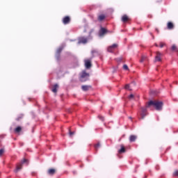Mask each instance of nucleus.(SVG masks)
Returning <instances> with one entry per match:
<instances>
[{"label": "nucleus", "instance_id": "nucleus-1", "mask_svg": "<svg viewBox=\"0 0 178 178\" xmlns=\"http://www.w3.org/2000/svg\"><path fill=\"white\" fill-rule=\"evenodd\" d=\"M150 106H154L156 111H162V106H163V102L159 101H149L146 104L147 108H149Z\"/></svg>", "mask_w": 178, "mask_h": 178}, {"label": "nucleus", "instance_id": "nucleus-2", "mask_svg": "<svg viewBox=\"0 0 178 178\" xmlns=\"http://www.w3.org/2000/svg\"><path fill=\"white\" fill-rule=\"evenodd\" d=\"M24 163H26V165H29V161L26 159H24L23 161L17 165L16 169L15 170V173H17V172H19V170H20L22 168H23Z\"/></svg>", "mask_w": 178, "mask_h": 178}, {"label": "nucleus", "instance_id": "nucleus-3", "mask_svg": "<svg viewBox=\"0 0 178 178\" xmlns=\"http://www.w3.org/2000/svg\"><path fill=\"white\" fill-rule=\"evenodd\" d=\"M147 106H145V107H141L140 108V119H144V118L146 117L147 115H148V113H147Z\"/></svg>", "mask_w": 178, "mask_h": 178}, {"label": "nucleus", "instance_id": "nucleus-4", "mask_svg": "<svg viewBox=\"0 0 178 178\" xmlns=\"http://www.w3.org/2000/svg\"><path fill=\"white\" fill-rule=\"evenodd\" d=\"M88 77H90V74L87 73L86 71L82 72L81 75V81H87V80H88Z\"/></svg>", "mask_w": 178, "mask_h": 178}, {"label": "nucleus", "instance_id": "nucleus-5", "mask_svg": "<svg viewBox=\"0 0 178 178\" xmlns=\"http://www.w3.org/2000/svg\"><path fill=\"white\" fill-rule=\"evenodd\" d=\"M88 42V38L86 37H80L78 39V44H87Z\"/></svg>", "mask_w": 178, "mask_h": 178}, {"label": "nucleus", "instance_id": "nucleus-6", "mask_svg": "<svg viewBox=\"0 0 178 178\" xmlns=\"http://www.w3.org/2000/svg\"><path fill=\"white\" fill-rule=\"evenodd\" d=\"M91 59L92 58H90V59H86L84 60V63H85V67L86 69H90L91 68V66H92V65L91 64Z\"/></svg>", "mask_w": 178, "mask_h": 178}, {"label": "nucleus", "instance_id": "nucleus-7", "mask_svg": "<svg viewBox=\"0 0 178 178\" xmlns=\"http://www.w3.org/2000/svg\"><path fill=\"white\" fill-rule=\"evenodd\" d=\"M72 19L69 17V16H65L62 19V22L66 25V24H69L71 22Z\"/></svg>", "mask_w": 178, "mask_h": 178}, {"label": "nucleus", "instance_id": "nucleus-8", "mask_svg": "<svg viewBox=\"0 0 178 178\" xmlns=\"http://www.w3.org/2000/svg\"><path fill=\"white\" fill-rule=\"evenodd\" d=\"M161 56L162 54H161V52L159 51H156L154 62H161L162 60V59L161 58Z\"/></svg>", "mask_w": 178, "mask_h": 178}, {"label": "nucleus", "instance_id": "nucleus-9", "mask_svg": "<svg viewBox=\"0 0 178 178\" xmlns=\"http://www.w3.org/2000/svg\"><path fill=\"white\" fill-rule=\"evenodd\" d=\"M116 48H118V44H113V45L108 47L107 51L108 52H113Z\"/></svg>", "mask_w": 178, "mask_h": 178}, {"label": "nucleus", "instance_id": "nucleus-10", "mask_svg": "<svg viewBox=\"0 0 178 178\" xmlns=\"http://www.w3.org/2000/svg\"><path fill=\"white\" fill-rule=\"evenodd\" d=\"M106 33H108V30H106V29H105V28L102 27L99 32V35L100 37H103V35H105V34H106Z\"/></svg>", "mask_w": 178, "mask_h": 178}, {"label": "nucleus", "instance_id": "nucleus-11", "mask_svg": "<svg viewBox=\"0 0 178 178\" xmlns=\"http://www.w3.org/2000/svg\"><path fill=\"white\" fill-rule=\"evenodd\" d=\"M121 20L123 23H127V22L130 21V19L129 18V16H127V15H124L122 17Z\"/></svg>", "mask_w": 178, "mask_h": 178}, {"label": "nucleus", "instance_id": "nucleus-12", "mask_svg": "<svg viewBox=\"0 0 178 178\" xmlns=\"http://www.w3.org/2000/svg\"><path fill=\"white\" fill-rule=\"evenodd\" d=\"M167 29L168 30H173L175 29V24H172V22H169L167 23Z\"/></svg>", "mask_w": 178, "mask_h": 178}, {"label": "nucleus", "instance_id": "nucleus-13", "mask_svg": "<svg viewBox=\"0 0 178 178\" xmlns=\"http://www.w3.org/2000/svg\"><path fill=\"white\" fill-rule=\"evenodd\" d=\"M47 173L50 175V176H54V175H55V173H56V170L54 168H49L47 170Z\"/></svg>", "mask_w": 178, "mask_h": 178}, {"label": "nucleus", "instance_id": "nucleus-14", "mask_svg": "<svg viewBox=\"0 0 178 178\" xmlns=\"http://www.w3.org/2000/svg\"><path fill=\"white\" fill-rule=\"evenodd\" d=\"M124 152H126L124 145H120V149L118 150V154H124Z\"/></svg>", "mask_w": 178, "mask_h": 178}, {"label": "nucleus", "instance_id": "nucleus-15", "mask_svg": "<svg viewBox=\"0 0 178 178\" xmlns=\"http://www.w3.org/2000/svg\"><path fill=\"white\" fill-rule=\"evenodd\" d=\"M58 88H59V86L58 84L54 85V86L51 89L52 92H54L55 94H56L58 92Z\"/></svg>", "mask_w": 178, "mask_h": 178}, {"label": "nucleus", "instance_id": "nucleus-16", "mask_svg": "<svg viewBox=\"0 0 178 178\" xmlns=\"http://www.w3.org/2000/svg\"><path fill=\"white\" fill-rule=\"evenodd\" d=\"M91 88V86L84 85L81 86L83 91H88Z\"/></svg>", "mask_w": 178, "mask_h": 178}, {"label": "nucleus", "instance_id": "nucleus-17", "mask_svg": "<svg viewBox=\"0 0 178 178\" xmlns=\"http://www.w3.org/2000/svg\"><path fill=\"white\" fill-rule=\"evenodd\" d=\"M136 140H137V136H135V135H131L130 137H129V141L131 143H134V141H136Z\"/></svg>", "mask_w": 178, "mask_h": 178}, {"label": "nucleus", "instance_id": "nucleus-18", "mask_svg": "<svg viewBox=\"0 0 178 178\" xmlns=\"http://www.w3.org/2000/svg\"><path fill=\"white\" fill-rule=\"evenodd\" d=\"M24 117V115L23 114H19L15 120H17V122H20V120H22V119H23Z\"/></svg>", "mask_w": 178, "mask_h": 178}, {"label": "nucleus", "instance_id": "nucleus-19", "mask_svg": "<svg viewBox=\"0 0 178 178\" xmlns=\"http://www.w3.org/2000/svg\"><path fill=\"white\" fill-rule=\"evenodd\" d=\"M105 19V15H100L98 17V20L99 22H102V20H104Z\"/></svg>", "mask_w": 178, "mask_h": 178}, {"label": "nucleus", "instance_id": "nucleus-20", "mask_svg": "<svg viewBox=\"0 0 178 178\" xmlns=\"http://www.w3.org/2000/svg\"><path fill=\"white\" fill-rule=\"evenodd\" d=\"M15 133H20L22 131V127H17L15 129Z\"/></svg>", "mask_w": 178, "mask_h": 178}, {"label": "nucleus", "instance_id": "nucleus-21", "mask_svg": "<svg viewBox=\"0 0 178 178\" xmlns=\"http://www.w3.org/2000/svg\"><path fill=\"white\" fill-rule=\"evenodd\" d=\"M172 51H177L178 52L177 47L175 44H173L171 47Z\"/></svg>", "mask_w": 178, "mask_h": 178}, {"label": "nucleus", "instance_id": "nucleus-22", "mask_svg": "<svg viewBox=\"0 0 178 178\" xmlns=\"http://www.w3.org/2000/svg\"><path fill=\"white\" fill-rule=\"evenodd\" d=\"M174 177H178V170H175L172 174Z\"/></svg>", "mask_w": 178, "mask_h": 178}, {"label": "nucleus", "instance_id": "nucleus-23", "mask_svg": "<svg viewBox=\"0 0 178 178\" xmlns=\"http://www.w3.org/2000/svg\"><path fill=\"white\" fill-rule=\"evenodd\" d=\"M101 147V143H98L95 145V148L96 150H98V148H99Z\"/></svg>", "mask_w": 178, "mask_h": 178}, {"label": "nucleus", "instance_id": "nucleus-24", "mask_svg": "<svg viewBox=\"0 0 178 178\" xmlns=\"http://www.w3.org/2000/svg\"><path fill=\"white\" fill-rule=\"evenodd\" d=\"M62 51H63V47H59L57 49V54H60V52H62Z\"/></svg>", "mask_w": 178, "mask_h": 178}, {"label": "nucleus", "instance_id": "nucleus-25", "mask_svg": "<svg viewBox=\"0 0 178 178\" xmlns=\"http://www.w3.org/2000/svg\"><path fill=\"white\" fill-rule=\"evenodd\" d=\"M145 59H147V57L145 56H142L140 60V63H143V62H144L145 60Z\"/></svg>", "mask_w": 178, "mask_h": 178}, {"label": "nucleus", "instance_id": "nucleus-26", "mask_svg": "<svg viewBox=\"0 0 178 178\" xmlns=\"http://www.w3.org/2000/svg\"><path fill=\"white\" fill-rule=\"evenodd\" d=\"M98 118L102 122H104V120H105V118H104V116H102V115H99Z\"/></svg>", "mask_w": 178, "mask_h": 178}, {"label": "nucleus", "instance_id": "nucleus-27", "mask_svg": "<svg viewBox=\"0 0 178 178\" xmlns=\"http://www.w3.org/2000/svg\"><path fill=\"white\" fill-rule=\"evenodd\" d=\"M4 152H5V149H0V156H2V155H3Z\"/></svg>", "mask_w": 178, "mask_h": 178}, {"label": "nucleus", "instance_id": "nucleus-28", "mask_svg": "<svg viewBox=\"0 0 178 178\" xmlns=\"http://www.w3.org/2000/svg\"><path fill=\"white\" fill-rule=\"evenodd\" d=\"M165 43H163V42H161L160 43H159V47H160V48H163V47H165Z\"/></svg>", "mask_w": 178, "mask_h": 178}, {"label": "nucleus", "instance_id": "nucleus-29", "mask_svg": "<svg viewBox=\"0 0 178 178\" xmlns=\"http://www.w3.org/2000/svg\"><path fill=\"white\" fill-rule=\"evenodd\" d=\"M123 70H129V67L127 66V65H123Z\"/></svg>", "mask_w": 178, "mask_h": 178}, {"label": "nucleus", "instance_id": "nucleus-30", "mask_svg": "<svg viewBox=\"0 0 178 178\" xmlns=\"http://www.w3.org/2000/svg\"><path fill=\"white\" fill-rule=\"evenodd\" d=\"M125 89H126V90H131V89H130V85H129V84H127V85L125 86Z\"/></svg>", "mask_w": 178, "mask_h": 178}, {"label": "nucleus", "instance_id": "nucleus-31", "mask_svg": "<svg viewBox=\"0 0 178 178\" xmlns=\"http://www.w3.org/2000/svg\"><path fill=\"white\" fill-rule=\"evenodd\" d=\"M69 134H70V136L72 137V136H73V135L74 134V132L71 131L70 130Z\"/></svg>", "mask_w": 178, "mask_h": 178}, {"label": "nucleus", "instance_id": "nucleus-32", "mask_svg": "<svg viewBox=\"0 0 178 178\" xmlns=\"http://www.w3.org/2000/svg\"><path fill=\"white\" fill-rule=\"evenodd\" d=\"M129 98V99H133V98H134V95H130Z\"/></svg>", "mask_w": 178, "mask_h": 178}, {"label": "nucleus", "instance_id": "nucleus-33", "mask_svg": "<svg viewBox=\"0 0 178 178\" xmlns=\"http://www.w3.org/2000/svg\"><path fill=\"white\" fill-rule=\"evenodd\" d=\"M91 32H92V31H90V35H91Z\"/></svg>", "mask_w": 178, "mask_h": 178}, {"label": "nucleus", "instance_id": "nucleus-34", "mask_svg": "<svg viewBox=\"0 0 178 178\" xmlns=\"http://www.w3.org/2000/svg\"><path fill=\"white\" fill-rule=\"evenodd\" d=\"M156 47H158V44H156Z\"/></svg>", "mask_w": 178, "mask_h": 178}, {"label": "nucleus", "instance_id": "nucleus-35", "mask_svg": "<svg viewBox=\"0 0 178 178\" xmlns=\"http://www.w3.org/2000/svg\"><path fill=\"white\" fill-rule=\"evenodd\" d=\"M129 119H131V117H129Z\"/></svg>", "mask_w": 178, "mask_h": 178}]
</instances>
